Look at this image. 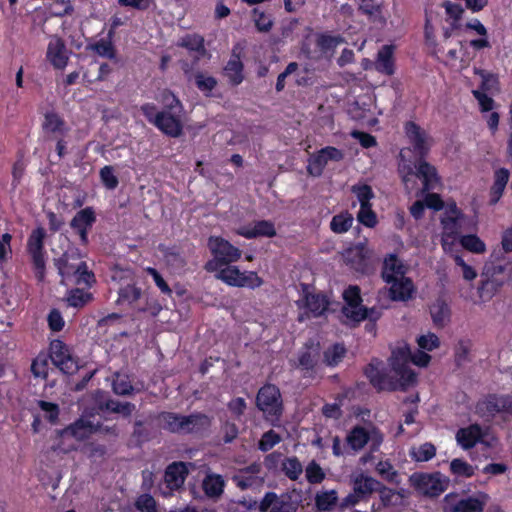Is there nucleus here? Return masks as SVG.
Returning a JSON list of instances; mask_svg holds the SVG:
<instances>
[{"label":"nucleus","mask_w":512,"mask_h":512,"mask_svg":"<svg viewBox=\"0 0 512 512\" xmlns=\"http://www.w3.org/2000/svg\"><path fill=\"white\" fill-rule=\"evenodd\" d=\"M253 20L257 29L261 32H268L273 25V21L270 15L265 14L259 9L253 10Z\"/></svg>","instance_id":"51"},{"label":"nucleus","mask_w":512,"mask_h":512,"mask_svg":"<svg viewBox=\"0 0 512 512\" xmlns=\"http://www.w3.org/2000/svg\"><path fill=\"white\" fill-rule=\"evenodd\" d=\"M372 251L363 243L346 249L343 252V259L346 264L356 271H365Z\"/></svg>","instance_id":"27"},{"label":"nucleus","mask_w":512,"mask_h":512,"mask_svg":"<svg viewBox=\"0 0 512 512\" xmlns=\"http://www.w3.org/2000/svg\"><path fill=\"white\" fill-rule=\"evenodd\" d=\"M217 81L214 77L206 75V74H197L196 75V85L203 92H210L216 86Z\"/></svg>","instance_id":"64"},{"label":"nucleus","mask_w":512,"mask_h":512,"mask_svg":"<svg viewBox=\"0 0 512 512\" xmlns=\"http://www.w3.org/2000/svg\"><path fill=\"white\" fill-rule=\"evenodd\" d=\"M351 192L357 198L360 207L369 206L371 204V200L375 197L372 188L365 183H358L351 187Z\"/></svg>","instance_id":"42"},{"label":"nucleus","mask_w":512,"mask_h":512,"mask_svg":"<svg viewBox=\"0 0 512 512\" xmlns=\"http://www.w3.org/2000/svg\"><path fill=\"white\" fill-rule=\"evenodd\" d=\"M484 275L486 279L478 290L482 302L489 301L505 283L512 281V269L508 270L501 264L486 266Z\"/></svg>","instance_id":"7"},{"label":"nucleus","mask_w":512,"mask_h":512,"mask_svg":"<svg viewBox=\"0 0 512 512\" xmlns=\"http://www.w3.org/2000/svg\"><path fill=\"white\" fill-rule=\"evenodd\" d=\"M235 233L247 239L257 237L271 238L276 235V228L273 222L260 220L236 228Z\"/></svg>","instance_id":"25"},{"label":"nucleus","mask_w":512,"mask_h":512,"mask_svg":"<svg viewBox=\"0 0 512 512\" xmlns=\"http://www.w3.org/2000/svg\"><path fill=\"white\" fill-rule=\"evenodd\" d=\"M353 221L354 218L350 213L342 212L332 218L330 228L334 233L342 234L351 228Z\"/></svg>","instance_id":"41"},{"label":"nucleus","mask_w":512,"mask_h":512,"mask_svg":"<svg viewBox=\"0 0 512 512\" xmlns=\"http://www.w3.org/2000/svg\"><path fill=\"white\" fill-rule=\"evenodd\" d=\"M91 50H93L96 54L101 57L114 59L115 58V48L112 43V38L108 36V39H100L90 46Z\"/></svg>","instance_id":"47"},{"label":"nucleus","mask_w":512,"mask_h":512,"mask_svg":"<svg viewBox=\"0 0 512 512\" xmlns=\"http://www.w3.org/2000/svg\"><path fill=\"white\" fill-rule=\"evenodd\" d=\"M416 343L420 350L414 354H411L406 343L398 345L392 351L391 368L386 375L382 374L379 362L368 365L365 373L374 387L379 390H397L406 389L416 383L417 376L410 368V362L419 367L428 366L431 361L428 352L438 348L440 340L436 334L426 332L416 338Z\"/></svg>","instance_id":"1"},{"label":"nucleus","mask_w":512,"mask_h":512,"mask_svg":"<svg viewBox=\"0 0 512 512\" xmlns=\"http://www.w3.org/2000/svg\"><path fill=\"white\" fill-rule=\"evenodd\" d=\"M157 100L163 105L164 110L170 112H183V106L180 100L170 91H162Z\"/></svg>","instance_id":"45"},{"label":"nucleus","mask_w":512,"mask_h":512,"mask_svg":"<svg viewBox=\"0 0 512 512\" xmlns=\"http://www.w3.org/2000/svg\"><path fill=\"white\" fill-rule=\"evenodd\" d=\"M489 500V494L483 491L459 499L448 494L444 498V512H483Z\"/></svg>","instance_id":"11"},{"label":"nucleus","mask_w":512,"mask_h":512,"mask_svg":"<svg viewBox=\"0 0 512 512\" xmlns=\"http://www.w3.org/2000/svg\"><path fill=\"white\" fill-rule=\"evenodd\" d=\"M476 75L479 76L481 80V89L480 90H473V95L477 99L478 104L482 111L487 112L491 111L494 107V101L491 97L487 96L483 91L492 90L495 88V78L492 74L483 71V70H477L475 69Z\"/></svg>","instance_id":"28"},{"label":"nucleus","mask_w":512,"mask_h":512,"mask_svg":"<svg viewBox=\"0 0 512 512\" xmlns=\"http://www.w3.org/2000/svg\"><path fill=\"white\" fill-rule=\"evenodd\" d=\"M46 59L55 69L62 70L67 66L69 51L61 38L57 36L50 38L47 46Z\"/></svg>","instance_id":"23"},{"label":"nucleus","mask_w":512,"mask_h":512,"mask_svg":"<svg viewBox=\"0 0 512 512\" xmlns=\"http://www.w3.org/2000/svg\"><path fill=\"white\" fill-rule=\"evenodd\" d=\"M395 46L384 45L378 52L375 66L377 71L392 75L394 73V54Z\"/></svg>","instance_id":"35"},{"label":"nucleus","mask_w":512,"mask_h":512,"mask_svg":"<svg viewBox=\"0 0 512 512\" xmlns=\"http://www.w3.org/2000/svg\"><path fill=\"white\" fill-rule=\"evenodd\" d=\"M182 113L163 110L158 113V117L154 120V126L167 136L179 137L183 130Z\"/></svg>","instance_id":"22"},{"label":"nucleus","mask_w":512,"mask_h":512,"mask_svg":"<svg viewBox=\"0 0 512 512\" xmlns=\"http://www.w3.org/2000/svg\"><path fill=\"white\" fill-rule=\"evenodd\" d=\"M411 150L403 148L400 151L399 173L401 174L403 183L408 191L415 187L414 177L422 181V192H427L436 189L440 184V178L437 174L436 168L428 162L421 160L415 166L416 172L412 166V159H410Z\"/></svg>","instance_id":"3"},{"label":"nucleus","mask_w":512,"mask_h":512,"mask_svg":"<svg viewBox=\"0 0 512 512\" xmlns=\"http://www.w3.org/2000/svg\"><path fill=\"white\" fill-rule=\"evenodd\" d=\"M346 441L354 451L361 450L368 443L372 450H377L383 441V436L374 427L357 426L348 433Z\"/></svg>","instance_id":"17"},{"label":"nucleus","mask_w":512,"mask_h":512,"mask_svg":"<svg viewBox=\"0 0 512 512\" xmlns=\"http://www.w3.org/2000/svg\"><path fill=\"white\" fill-rule=\"evenodd\" d=\"M436 454V448L431 443H424L414 446L410 450V456L417 462H425L432 459Z\"/></svg>","instance_id":"43"},{"label":"nucleus","mask_w":512,"mask_h":512,"mask_svg":"<svg viewBox=\"0 0 512 512\" xmlns=\"http://www.w3.org/2000/svg\"><path fill=\"white\" fill-rule=\"evenodd\" d=\"M225 481L219 474L208 473L203 480L202 487L210 498H218L224 490Z\"/></svg>","instance_id":"36"},{"label":"nucleus","mask_w":512,"mask_h":512,"mask_svg":"<svg viewBox=\"0 0 512 512\" xmlns=\"http://www.w3.org/2000/svg\"><path fill=\"white\" fill-rule=\"evenodd\" d=\"M343 153L335 147H325L317 154L311 157L308 164V171L310 174L319 176L324 167L330 162H338L342 160Z\"/></svg>","instance_id":"24"},{"label":"nucleus","mask_w":512,"mask_h":512,"mask_svg":"<svg viewBox=\"0 0 512 512\" xmlns=\"http://www.w3.org/2000/svg\"><path fill=\"white\" fill-rule=\"evenodd\" d=\"M450 470L457 477L469 478L475 474L476 467L463 459L456 458L451 461Z\"/></svg>","instance_id":"46"},{"label":"nucleus","mask_w":512,"mask_h":512,"mask_svg":"<svg viewBox=\"0 0 512 512\" xmlns=\"http://www.w3.org/2000/svg\"><path fill=\"white\" fill-rule=\"evenodd\" d=\"M42 128L52 139L64 138L69 130L65 121L54 112L45 114Z\"/></svg>","instance_id":"30"},{"label":"nucleus","mask_w":512,"mask_h":512,"mask_svg":"<svg viewBox=\"0 0 512 512\" xmlns=\"http://www.w3.org/2000/svg\"><path fill=\"white\" fill-rule=\"evenodd\" d=\"M141 295V291L139 288L135 287L134 285H127L126 287L122 288L119 292V300L120 301H126L128 303H132L139 299Z\"/></svg>","instance_id":"61"},{"label":"nucleus","mask_w":512,"mask_h":512,"mask_svg":"<svg viewBox=\"0 0 512 512\" xmlns=\"http://www.w3.org/2000/svg\"><path fill=\"white\" fill-rule=\"evenodd\" d=\"M282 469L292 480H296L303 472V467L297 458L291 457L283 461Z\"/></svg>","instance_id":"49"},{"label":"nucleus","mask_w":512,"mask_h":512,"mask_svg":"<svg viewBox=\"0 0 512 512\" xmlns=\"http://www.w3.org/2000/svg\"><path fill=\"white\" fill-rule=\"evenodd\" d=\"M299 309V320L303 321L311 317H319L329 311L330 302L323 294H314L307 289L303 295L296 301Z\"/></svg>","instance_id":"14"},{"label":"nucleus","mask_w":512,"mask_h":512,"mask_svg":"<svg viewBox=\"0 0 512 512\" xmlns=\"http://www.w3.org/2000/svg\"><path fill=\"white\" fill-rule=\"evenodd\" d=\"M94 221L95 215L91 208H85L74 216L71 225L79 232L83 242L87 240V230L92 226Z\"/></svg>","instance_id":"33"},{"label":"nucleus","mask_w":512,"mask_h":512,"mask_svg":"<svg viewBox=\"0 0 512 512\" xmlns=\"http://www.w3.org/2000/svg\"><path fill=\"white\" fill-rule=\"evenodd\" d=\"M357 220L368 228H374L378 223L377 215L372 210V205L360 207L357 213Z\"/></svg>","instance_id":"48"},{"label":"nucleus","mask_w":512,"mask_h":512,"mask_svg":"<svg viewBox=\"0 0 512 512\" xmlns=\"http://www.w3.org/2000/svg\"><path fill=\"white\" fill-rule=\"evenodd\" d=\"M409 483L418 493L436 497L448 488L449 479L439 472L414 473L409 477Z\"/></svg>","instance_id":"8"},{"label":"nucleus","mask_w":512,"mask_h":512,"mask_svg":"<svg viewBox=\"0 0 512 512\" xmlns=\"http://www.w3.org/2000/svg\"><path fill=\"white\" fill-rule=\"evenodd\" d=\"M280 442V436L275 433L274 431L270 430L266 432L260 442H259V449L262 451H268L272 449L277 443Z\"/></svg>","instance_id":"59"},{"label":"nucleus","mask_w":512,"mask_h":512,"mask_svg":"<svg viewBox=\"0 0 512 512\" xmlns=\"http://www.w3.org/2000/svg\"><path fill=\"white\" fill-rule=\"evenodd\" d=\"M224 74L233 85L240 84L244 79L243 64L236 49L233 50L231 58L224 68Z\"/></svg>","instance_id":"34"},{"label":"nucleus","mask_w":512,"mask_h":512,"mask_svg":"<svg viewBox=\"0 0 512 512\" xmlns=\"http://www.w3.org/2000/svg\"><path fill=\"white\" fill-rule=\"evenodd\" d=\"M456 441L464 450L473 448L477 443L485 448H494L497 444L496 437L478 425H470L459 429L456 433Z\"/></svg>","instance_id":"13"},{"label":"nucleus","mask_w":512,"mask_h":512,"mask_svg":"<svg viewBox=\"0 0 512 512\" xmlns=\"http://www.w3.org/2000/svg\"><path fill=\"white\" fill-rule=\"evenodd\" d=\"M97 430V425L93 424L90 420H86L81 418L73 425L64 429L61 432V437L66 439L68 437H73L77 441H82L88 438L93 432Z\"/></svg>","instance_id":"31"},{"label":"nucleus","mask_w":512,"mask_h":512,"mask_svg":"<svg viewBox=\"0 0 512 512\" xmlns=\"http://www.w3.org/2000/svg\"><path fill=\"white\" fill-rule=\"evenodd\" d=\"M463 220L464 216L457 208L456 204H448L441 220L443 226L442 236H458L462 228Z\"/></svg>","instance_id":"29"},{"label":"nucleus","mask_w":512,"mask_h":512,"mask_svg":"<svg viewBox=\"0 0 512 512\" xmlns=\"http://www.w3.org/2000/svg\"><path fill=\"white\" fill-rule=\"evenodd\" d=\"M443 7L445 8L447 21L450 23L452 28H458L459 22L464 14L462 6L451 1H446L443 3Z\"/></svg>","instance_id":"44"},{"label":"nucleus","mask_w":512,"mask_h":512,"mask_svg":"<svg viewBox=\"0 0 512 512\" xmlns=\"http://www.w3.org/2000/svg\"><path fill=\"white\" fill-rule=\"evenodd\" d=\"M160 423L163 428L171 432H192L209 425V419L205 415L179 416L172 413L162 414Z\"/></svg>","instance_id":"10"},{"label":"nucleus","mask_w":512,"mask_h":512,"mask_svg":"<svg viewBox=\"0 0 512 512\" xmlns=\"http://www.w3.org/2000/svg\"><path fill=\"white\" fill-rule=\"evenodd\" d=\"M341 43H343V39L341 37L328 34L320 35L317 40L318 46L324 51L334 49Z\"/></svg>","instance_id":"57"},{"label":"nucleus","mask_w":512,"mask_h":512,"mask_svg":"<svg viewBox=\"0 0 512 512\" xmlns=\"http://www.w3.org/2000/svg\"><path fill=\"white\" fill-rule=\"evenodd\" d=\"M136 508L141 512H155L156 502L149 494L140 495L135 501Z\"/></svg>","instance_id":"58"},{"label":"nucleus","mask_w":512,"mask_h":512,"mask_svg":"<svg viewBox=\"0 0 512 512\" xmlns=\"http://www.w3.org/2000/svg\"><path fill=\"white\" fill-rule=\"evenodd\" d=\"M113 390L116 394L126 395L133 390V387L126 376L117 375L113 381Z\"/></svg>","instance_id":"60"},{"label":"nucleus","mask_w":512,"mask_h":512,"mask_svg":"<svg viewBox=\"0 0 512 512\" xmlns=\"http://www.w3.org/2000/svg\"><path fill=\"white\" fill-rule=\"evenodd\" d=\"M348 112L352 118L368 125L377 123V116L382 112L377 110L373 94H366L349 104Z\"/></svg>","instance_id":"18"},{"label":"nucleus","mask_w":512,"mask_h":512,"mask_svg":"<svg viewBox=\"0 0 512 512\" xmlns=\"http://www.w3.org/2000/svg\"><path fill=\"white\" fill-rule=\"evenodd\" d=\"M259 473V466L253 465L250 467L249 471L243 472L237 476L234 477V481L237 483L238 486L242 488L251 487L254 485H259L262 482V477L252 475Z\"/></svg>","instance_id":"40"},{"label":"nucleus","mask_w":512,"mask_h":512,"mask_svg":"<svg viewBox=\"0 0 512 512\" xmlns=\"http://www.w3.org/2000/svg\"><path fill=\"white\" fill-rule=\"evenodd\" d=\"M405 133L412 144V149L409 148L410 155L414 154L415 158L422 159L428 153L432 140L424 130L413 122L406 124Z\"/></svg>","instance_id":"20"},{"label":"nucleus","mask_w":512,"mask_h":512,"mask_svg":"<svg viewBox=\"0 0 512 512\" xmlns=\"http://www.w3.org/2000/svg\"><path fill=\"white\" fill-rule=\"evenodd\" d=\"M100 178L103 185L110 190H113L118 185V178L114 173V169L112 166H104L100 170Z\"/></svg>","instance_id":"53"},{"label":"nucleus","mask_w":512,"mask_h":512,"mask_svg":"<svg viewBox=\"0 0 512 512\" xmlns=\"http://www.w3.org/2000/svg\"><path fill=\"white\" fill-rule=\"evenodd\" d=\"M89 299V294L80 289L71 290L67 296L69 305L73 307H81L85 305Z\"/></svg>","instance_id":"56"},{"label":"nucleus","mask_w":512,"mask_h":512,"mask_svg":"<svg viewBox=\"0 0 512 512\" xmlns=\"http://www.w3.org/2000/svg\"><path fill=\"white\" fill-rule=\"evenodd\" d=\"M51 355L52 362L66 374H73L78 370L77 361L71 356L68 347H66L61 341H54L51 344Z\"/></svg>","instance_id":"21"},{"label":"nucleus","mask_w":512,"mask_h":512,"mask_svg":"<svg viewBox=\"0 0 512 512\" xmlns=\"http://www.w3.org/2000/svg\"><path fill=\"white\" fill-rule=\"evenodd\" d=\"M49 360L46 355H39L33 361L31 370L36 377L45 378L47 376Z\"/></svg>","instance_id":"54"},{"label":"nucleus","mask_w":512,"mask_h":512,"mask_svg":"<svg viewBox=\"0 0 512 512\" xmlns=\"http://www.w3.org/2000/svg\"><path fill=\"white\" fill-rule=\"evenodd\" d=\"M432 320L437 326H444L450 317V309L448 304L442 300L437 299L430 308Z\"/></svg>","instance_id":"38"},{"label":"nucleus","mask_w":512,"mask_h":512,"mask_svg":"<svg viewBox=\"0 0 512 512\" xmlns=\"http://www.w3.org/2000/svg\"><path fill=\"white\" fill-rule=\"evenodd\" d=\"M337 494L334 490L317 494L316 505L319 510H329L336 504Z\"/></svg>","instance_id":"50"},{"label":"nucleus","mask_w":512,"mask_h":512,"mask_svg":"<svg viewBox=\"0 0 512 512\" xmlns=\"http://www.w3.org/2000/svg\"><path fill=\"white\" fill-rule=\"evenodd\" d=\"M214 273L216 279L228 286L256 289L263 285L262 278L254 271H241L238 266L225 264L216 270H209Z\"/></svg>","instance_id":"5"},{"label":"nucleus","mask_w":512,"mask_h":512,"mask_svg":"<svg viewBox=\"0 0 512 512\" xmlns=\"http://www.w3.org/2000/svg\"><path fill=\"white\" fill-rule=\"evenodd\" d=\"M257 406L264 413L265 418L274 425L282 413L279 389L270 384L262 387L257 395Z\"/></svg>","instance_id":"12"},{"label":"nucleus","mask_w":512,"mask_h":512,"mask_svg":"<svg viewBox=\"0 0 512 512\" xmlns=\"http://www.w3.org/2000/svg\"><path fill=\"white\" fill-rule=\"evenodd\" d=\"M297 507L287 495L279 497L273 492L267 493L259 504L261 512H296Z\"/></svg>","instance_id":"26"},{"label":"nucleus","mask_w":512,"mask_h":512,"mask_svg":"<svg viewBox=\"0 0 512 512\" xmlns=\"http://www.w3.org/2000/svg\"><path fill=\"white\" fill-rule=\"evenodd\" d=\"M454 260L456 264L461 268L462 276L465 280L472 281L477 277V272L475 269L468 265L459 254L454 255Z\"/></svg>","instance_id":"63"},{"label":"nucleus","mask_w":512,"mask_h":512,"mask_svg":"<svg viewBox=\"0 0 512 512\" xmlns=\"http://www.w3.org/2000/svg\"><path fill=\"white\" fill-rule=\"evenodd\" d=\"M207 246L212 255V259L205 264L207 271L219 269L225 264L235 263L242 256V251L238 247L220 236H210Z\"/></svg>","instance_id":"4"},{"label":"nucleus","mask_w":512,"mask_h":512,"mask_svg":"<svg viewBox=\"0 0 512 512\" xmlns=\"http://www.w3.org/2000/svg\"><path fill=\"white\" fill-rule=\"evenodd\" d=\"M59 272L64 279L70 280L75 284H90L92 281V274L88 271L87 265L79 260L70 258L68 253H65L59 259Z\"/></svg>","instance_id":"15"},{"label":"nucleus","mask_w":512,"mask_h":512,"mask_svg":"<svg viewBox=\"0 0 512 512\" xmlns=\"http://www.w3.org/2000/svg\"><path fill=\"white\" fill-rule=\"evenodd\" d=\"M107 410L113 412L122 414L123 416L130 415L133 410L135 409V406L129 402H120L116 400H110L106 403Z\"/></svg>","instance_id":"52"},{"label":"nucleus","mask_w":512,"mask_h":512,"mask_svg":"<svg viewBox=\"0 0 512 512\" xmlns=\"http://www.w3.org/2000/svg\"><path fill=\"white\" fill-rule=\"evenodd\" d=\"M459 243L462 248L474 254H483L486 251L485 243L475 234L461 236Z\"/></svg>","instance_id":"39"},{"label":"nucleus","mask_w":512,"mask_h":512,"mask_svg":"<svg viewBox=\"0 0 512 512\" xmlns=\"http://www.w3.org/2000/svg\"><path fill=\"white\" fill-rule=\"evenodd\" d=\"M408 270V265L395 254L385 256L381 276L389 285V295L394 301H407L415 292L414 283L407 276Z\"/></svg>","instance_id":"2"},{"label":"nucleus","mask_w":512,"mask_h":512,"mask_svg":"<svg viewBox=\"0 0 512 512\" xmlns=\"http://www.w3.org/2000/svg\"><path fill=\"white\" fill-rule=\"evenodd\" d=\"M188 466L183 462H174L170 464L165 471L164 482L159 487L162 496H172L175 491L180 489L188 474Z\"/></svg>","instance_id":"19"},{"label":"nucleus","mask_w":512,"mask_h":512,"mask_svg":"<svg viewBox=\"0 0 512 512\" xmlns=\"http://www.w3.org/2000/svg\"><path fill=\"white\" fill-rule=\"evenodd\" d=\"M345 355V348L336 344L325 352V359L329 365H337Z\"/></svg>","instance_id":"55"},{"label":"nucleus","mask_w":512,"mask_h":512,"mask_svg":"<svg viewBox=\"0 0 512 512\" xmlns=\"http://www.w3.org/2000/svg\"><path fill=\"white\" fill-rule=\"evenodd\" d=\"M45 236V230L42 227H38L32 231L27 241V250L33 262L35 275L39 280L44 278L45 273Z\"/></svg>","instance_id":"16"},{"label":"nucleus","mask_w":512,"mask_h":512,"mask_svg":"<svg viewBox=\"0 0 512 512\" xmlns=\"http://www.w3.org/2000/svg\"><path fill=\"white\" fill-rule=\"evenodd\" d=\"M381 504L376 506L372 504L370 512H378L383 507L399 506L403 503L405 498L404 491H395L391 488L385 487L380 483V489L377 490Z\"/></svg>","instance_id":"32"},{"label":"nucleus","mask_w":512,"mask_h":512,"mask_svg":"<svg viewBox=\"0 0 512 512\" xmlns=\"http://www.w3.org/2000/svg\"><path fill=\"white\" fill-rule=\"evenodd\" d=\"M350 482L352 492L344 498L343 506H355L360 502L368 501L370 496L380 489V482L362 470L354 471L350 475Z\"/></svg>","instance_id":"6"},{"label":"nucleus","mask_w":512,"mask_h":512,"mask_svg":"<svg viewBox=\"0 0 512 512\" xmlns=\"http://www.w3.org/2000/svg\"><path fill=\"white\" fill-rule=\"evenodd\" d=\"M346 302L343 307V315L351 322H360L364 319L376 320L379 312L375 309L367 310L361 304L360 290L356 286L348 287L343 293Z\"/></svg>","instance_id":"9"},{"label":"nucleus","mask_w":512,"mask_h":512,"mask_svg":"<svg viewBox=\"0 0 512 512\" xmlns=\"http://www.w3.org/2000/svg\"><path fill=\"white\" fill-rule=\"evenodd\" d=\"M179 45L193 53V57H195L196 59H199L202 56H204L206 52L203 45V38L196 34L184 36L180 39Z\"/></svg>","instance_id":"37"},{"label":"nucleus","mask_w":512,"mask_h":512,"mask_svg":"<svg viewBox=\"0 0 512 512\" xmlns=\"http://www.w3.org/2000/svg\"><path fill=\"white\" fill-rule=\"evenodd\" d=\"M317 356V347H310L299 356V365L305 369H309L313 366Z\"/></svg>","instance_id":"62"}]
</instances>
